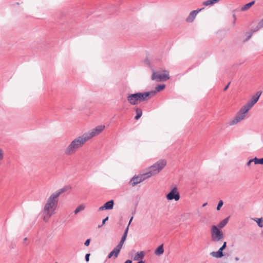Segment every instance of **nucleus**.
Masks as SVG:
<instances>
[{"label": "nucleus", "mask_w": 263, "mask_h": 263, "mask_svg": "<svg viewBox=\"0 0 263 263\" xmlns=\"http://www.w3.org/2000/svg\"><path fill=\"white\" fill-rule=\"evenodd\" d=\"M67 187L62 188L50 194L41 212L43 220L47 222L52 215L55 213L59 201V197L61 194L67 191Z\"/></svg>", "instance_id": "nucleus-1"}, {"label": "nucleus", "mask_w": 263, "mask_h": 263, "mask_svg": "<svg viewBox=\"0 0 263 263\" xmlns=\"http://www.w3.org/2000/svg\"><path fill=\"white\" fill-rule=\"evenodd\" d=\"M87 141L82 135L72 139L64 149V154L69 156L75 154Z\"/></svg>", "instance_id": "nucleus-2"}, {"label": "nucleus", "mask_w": 263, "mask_h": 263, "mask_svg": "<svg viewBox=\"0 0 263 263\" xmlns=\"http://www.w3.org/2000/svg\"><path fill=\"white\" fill-rule=\"evenodd\" d=\"M166 161L164 159H160L148 168L146 175L151 177L160 173L166 166Z\"/></svg>", "instance_id": "nucleus-3"}, {"label": "nucleus", "mask_w": 263, "mask_h": 263, "mask_svg": "<svg viewBox=\"0 0 263 263\" xmlns=\"http://www.w3.org/2000/svg\"><path fill=\"white\" fill-rule=\"evenodd\" d=\"M105 126L104 125H100L96 126L95 128L89 130L87 132L84 133L82 135L87 142L92 138L98 136L101 134L105 129Z\"/></svg>", "instance_id": "nucleus-4"}, {"label": "nucleus", "mask_w": 263, "mask_h": 263, "mask_svg": "<svg viewBox=\"0 0 263 263\" xmlns=\"http://www.w3.org/2000/svg\"><path fill=\"white\" fill-rule=\"evenodd\" d=\"M211 240L214 242L222 241L224 238L222 231L216 226H212L211 230Z\"/></svg>", "instance_id": "nucleus-5"}, {"label": "nucleus", "mask_w": 263, "mask_h": 263, "mask_svg": "<svg viewBox=\"0 0 263 263\" xmlns=\"http://www.w3.org/2000/svg\"><path fill=\"white\" fill-rule=\"evenodd\" d=\"M169 72L167 71H164L163 73L158 72H154L152 74V79L157 82L166 81L169 79Z\"/></svg>", "instance_id": "nucleus-6"}, {"label": "nucleus", "mask_w": 263, "mask_h": 263, "mask_svg": "<svg viewBox=\"0 0 263 263\" xmlns=\"http://www.w3.org/2000/svg\"><path fill=\"white\" fill-rule=\"evenodd\" d=\"M180 197V194L176 186L173 187L166 195V198L168 200H175L177 201L179 200Z\"/></svg>", "instance_id": "nucleus-7"}, {"label": "nucleus", "mask_w": 263, "mask_h": 263, "mask_svg": "<svg viewBox=\"0 0 263 263\" xmlns=\"http://www.w3.org/2000/svg\"><path fill=\"white\" fill-rule=\"evenodd\" d=\"M139 102L144 101L149 99L151 97L156 95L155 91H150L144 92L137 93Z\"/></svg>", "instance_id": "nucleus-8"}, {"label": "nucleus", "mask_w": 263, "mask_h": 263, "mask_svg": "<svg viewBox=\"0 0 263 263\" xmlns=\"http://www.w3.org/2000/svg\"><path fill=\"white\" fill-rule=\"evenodd\" d=\"M148 175H146V173L137 176H134L130 181V184L134 186L137 184L142 182L144 180L149 178Z\"/></svg>", "instance_id": "nucleus-9"}, {"label": "nucleus", "mask_w": 263, "mask_h": 263, "mask_svg": "<svg viewBox=\"0 0 263 263\" xmlns=\"http://www.w3.org/2000/svg\"><path fill=\"white\" fill-rule=\"evenodd\" d=\"M261 94V91H258L243 106L250 110L253 106L258 101Z\"/></svg>", "instance_id": "nucleus-10"}, {"label": "nucleus", "mask_w": 263, "mask_h": 263, "mask_svg": "<svg viewBox=\"0 0 263 263\" xmlns=\"http://www.w3.org/2000/svg\"><path fill=\"white\" fill-rule=\"evenodd\" d=\"M227 247V242L224 241L222 246L216 252H212L210 254L212 256L217 258H219L223 256L222 251Z\"/></svg>", "instance_id": "nucleus-11"}, {"label": "nucleus", "mask_w": 263, "mask_h": 263, "mask_svg": "<svg viewBox=\"0 0 263 263\" xmlns=\"http://www.w3.org/2000/svg\"><path fill=\"white\" fill-rule=\"evenodd\" d=\"M127 100L131 105H136L139 103L137 93L128 95L127 97Z\"/></svg>", "instance_id": "nucleus-12"}, {"label": "nucleus", "mask_w": 263, "mask_h": 263, "mask_svg": "<svg viewBox=\"0 0 263 263\" xmlns=\"http://www.w3.org/2000/svg\"><path fill=\"white\" fill-rule=\"evenodd\" d=\"M249 109L245 106H242L236 114V116L241 121L243 120L247 117Z\"/></svg>", "instance_id": "nucleus-13"}, {"label": "nucleus", "mask_w": 263, "mask_h": 263, "mask_svg": "<svg viewBox=\"0 0 263 263\" xmlns=\"http://www.w3.org/2000/svg\"><path fill=\"white\" fill-rule=\"evenodd\" d=\"M202 9H197L195 10L192 11L187 17L186 18L185 21L187 23H192L195 17H196L198 13L202 10Z\"/></svg>", "instance_id": "nucleus-14"}, {"label": "nucleus", "mask_w": 263, "mask_h": 263, "mask_svg": "<svg viewBox=\"0 0 263 263\" xmlns=\"http://www.w3.org/2000/svg\"><path fill=\"white\" fill-rule=\"evenodd\" d=\"M114 201L111 200L107 202H106L103 206H101L99 208V211H103L104 210H111L113 209L114 206Z\"/></svg>", "instance_id": "nucleus-15"}, {"label": "nucleus", "mask_w": 263, "mask_h": 263, "mask_svg": "<svg viewBox=\"0 0 263 263\" xmlns=\"http://www.w3.org/2000/svg\"><path fill=\"white\" fill-rule=\"evenodd\" d=\"M120 252V251L118 250L116 247L113 250H112L108 255V258H110L112 256H114V258H116L118 257Z\"/></svg>", "instance_id": "nucleus-16"}, {"label": "nucleus", "mask_w": 263, "mask_h": 263, "mask_svg": "<svg viewBox=\"0 0 263 263\" xmlns=\"http://www.w3.org/2000/svg\"><path fill=\"white\" fill-rule=\"evenodd\" d=\"M240 122H241V120L236 116H235L229 121V125L230 126H233L238 124Z\"/></svg>", "instance_id": "nucleus-17"}, {"label": "nucleus", "mask_w": 263, "mask_h": 263, "mask_svg": "<svg viewBox=\"0 0 263 263\" xmlns=\"http://www.w3.org/2000/svg\"><path fill=\"white\" fill-rule=\"evenodd\" d=\"M164 252V249L163 245L159 246L155 251V254L156 255L160 256Z\"/></svg>", "instance_id": "nucleus-18"}, {"label": "nucleus", "mask_w": 263, "mask_h": 263, "mask_svg": "<svg viewBox=\"0 0 263 263\" xmlns=\"http://www.w3.org/2000/svg\"><path fill=\"white\" fill-rule=\"evenodd\" d=\"M219 0H206L203 3V5L205 6L212 5L218 3Z\"/></svg>", "instance_id": "nucleus-19"}, {"label": "nucleus", "mask_w": 263, "mask_h": 263, "mask_svg": "<svg viewBox=\"0 0 263 263\" xmlns=\"http://www.w3.org/2000/svg\"><path fill=\"white\" fill-rule=\"evenodd\" d=\"M144 253L143 251L138 252L135 254V256L134 257V260H137L139 259H141L144 257Z\"/></svg>", "instance_id": "nucleus-20"}, {"label": "nucleus", "mask_w": 263, "mask_h": 263, "mask_svg": "<svg viewBox=\"0 0 263 263\" xmlns=\"http://www.w3.org/2000/svg\"><path fill=\"white\" fill-rule=\"evenodd\" d=\"M229 217H227L221 221L217 226L219 229L223 228L228 222Z\"/></svg>", "instance_id": "nucleus-21"}, {"label": "nucleus", "mask_w": 263, "mask_h": 263, "mask_svg": "<svg viewBox=\"0 0 263 263\" xmlns=\"http://www.w3.org/2000/svg\"><path fill=\"white\" fill-rule=\"evenodd\" d=\"M85 208V206L84 204L79 205L74 211V214H78L79 212L83 211Z\"/></svg>", "instance_id": "nucleus-22"}, {"label": "nucleus", "mask_w": 263, "mask_h": 263, "mask_svg": "<svg viewBox=\"0 0 263 263\" xmlns=\"http://www.w3.org/2000/svg\"><path fill=\"white\" fill-rule=\"evenodd\" d=\"M135 111L136 112V116L135 117V119L136 120H138L142 115V109L139 108H137L135 109Z\"/></svg>", "instance_id": "nucleus-23"}, {"label": "nucleus", "mask_w": 263, "mask_h": 263, "mask_svg": "<svg viewBox=\"0 0 263 263\" xmlns=\"http://www.w3.org/2000/svg\"><path fill=\"white\" fill-rule=\"evenodd\" d=\"M255 2L254 1H252L250 3H249L246 5H245L241 8V11H246L248 9H249L252 5H254Z\"/></svg>", "instance_id": "nucleus-24"}, {"label": "nucleus", "mask_w": 263, "mask_h": 263, "mask_svg": "<svg viewBox=\"0 0 263 263\" xmlns=\"http://www.w3.org/2000/svg\"><path fill=\"white\" fill-rule=\"evenodd\" d=\"M252 219L257 223V224L259 228L263 227V219H262V218H253Z\"/></svg>", "instance_id": "nucleus-25"}, {"label": "nucleus", "mask_w": 263, "mask_h": 263, "mask_svg": "<svg viewBox=\"0 0 263 263\" xmlns=\"http://www.w3.org/2000/svg\"><path fill=\"white\" fill-rule=\"evenodd\" d=\"M253 160H254V162L255 164H263V158L258 159L256 157H255L254 159H253Z\"/></svg>", "instance_id": "nucleus-26"}, {"label": "nucleus", "mask_w": 263, "mask_h": 263, "mask_svg": "<svg viewBox=\"0 0 263 263\" xmlns=\"http://www.w3.org/2000/svg\"><path fill=\"white\" fill-rule=\"evenodd\" d=\"M263 27V18L258 23L256 28L253 30V32H256L261 28Z\"/></svg>", "instance_id": "nucleus-27"}, {"label": "nucleus", "mask_w": 263, "mask_h": 263, "mask_svg": "<svg viewBox=\"0 0 263 263\" xmlns=\"http://www.w3.org/2000/svg\"><path fill=\"white\" fill-rule=\"evenodd\" d=\"M165 85L164 84L159 85L155 87L156 92L161 91L165 88Z\"/></svg>", "instance_id": "nucleus-28"}, {"label": "nucleus", "mask_w": 263, "mask_h": 263, "mask_svg": "<svg viewBox=\"0 0 263 263\" xmlns=\"http://www.w3.org/2000/svg\"><path fill=\"white\" fill-rule=\"evenodd\" d=\"M128 231V228L127 227L124 232V234L121 238V240L125 242V241L126 240V239Z\"/></svg>", "instance_id": "nucleus-29"}, {"label": "nucleus", "mask_w": 263, "mask_h": 263, "mask_svg": "<svg viewBox=\"0 0 263 263\" xmlns=\"http://www.w3.org/2000/svg\"><path fill=\"white\" fill-rule=\"evenodd\" d=\"M124 243V241H122V240H120L119 243L116 246V248L119 250L120 251L121 250V249H122V246L123 245Z\"/></svg>", "instance_id": "nucleus-30"}, {"label": "nucleus", "mask_w": 263, "mask_h": 263, "mask_svg": "<svg viewBox=\"0 0 263 263\" xmlns=\"http://www.w3.org/2000/svg\"><path fill=\"white\" fill-rule=\"evenodd\" d=\"M4 159V151L0 147V161Z\"/></svg>", "instance_id": "nucleus-31"}, {"label": "nucleus", "mask_w": 263, "mask_h": 263, "mask_svg": "<svg viewBox=\"0 0 263 263\" xmlns=\"http://www.w3.org/2000/svg\"><path fill=\"white\" fill-rule=\"evenodd\" d=\"M254 32H253V30H252V32L246 33V35L247 36V37H246V41H248V40H249L251 38V37L252 36L253 33H254Z\"/></svg>", "instance_id": "nucleus-32"}, {"label": "nucleus", "mask_w": 263, "mask_h": 263, "mask_svg": "<svg viewBox=\"0 0 263 263\" xmlns=\"http://www.w3.org/2000/svg\"><path fill=\"white\" fill-rule=\"evenodd\" d=\"M223 204V203L222 200H220L218 203V205H217V206L216 208L217 210H218V211L220 209L221 207L222 206Z\"/></svg>", "instance_id": "nucleus-33"}, {"label": "nucleus", "mask_w": 263, "mask_h": 263, "mask_svg": "<svg viewBox=\"0 0 263 263\" xmlns=\"http://www.w3.org/2000/svg\"><path fill=\"white\" fill-rule=\"evenodd\" d=\"M89 243H90V239H87V240L85 241V243H84V245H85L86 246H89Z\"/></svg>", "instance_id": "nucleus-34"}, {"label": "nucleus", "mask_w": 263, "mask_h": 263, "mask_svg": "<svg viewBox=\"0 0 263 263\" xmlns=\"http://www.w3.org/2000/svg\"><path fill=\"white\" fill-rule=\"evenodd\" d=\"M90 254H86L85 255V260L86 261H88L89 260Z\"/></svg>", "instance_id": "nucleus-35"}, {"label": "nucleus", "mask_w": 263, "mask_h": 263, "mask_svg": "<svg viewBox=\"0 0 263 263\" xmlns=\"http://www.w3.org/2000/svg\"><path fill=\"white\" fill-rule=\"evenodd\" d=\"M252 162H254V160H253V159H250L249 161H248V162L247 163V165L248 166H250L251 165V163Z\"/></svg>", "instance_id": "nucleus-36"}, {"label": "nucleus", "mask_w": 263, "mask_h": 263, "mask_svg": "<svg viewBox=\"0 0 263 263\" xmlns=\"http://www.w3.org/2000/svg\"><path fill=\"white\" fill-rule=\"evenodd\" d=\"M233 17L234 18V21H233V24L234 26L235 24L236 20V15L235 14H233Z\"/></svg>", "instance_id": "nucleus-37"}, {"label": "nucleus", "mask_w": 263, "mask_h": 263, "mask_svg": "<svg viewBox=\"0 0 263 263\" xmlns=\"http://www.w3.org/2000/svg\"><path fill=\"white\" fill-rule=\"evenodd\" d=\"M28 240V238L27 237H25L24 239H23V244L25 245H27V243H26V241H27Z\"/></svg>", "instance_id": "nucleus-38"}, {"label": "nucleus", "mask_w": 263, "mask_h": 263, "mask_svg": "<svg viewBox=\"0 0 263 263\" xmlns=\"http://www.w3.org/2000/svg\"><path fill=\"white\" fill-rule=\"evenodd\" d=\"M108 219V217H106L105 219H104L102 221V226L103 225L105 222Z\"/></svg>", "instance_id": "nucleus-39"}, {"label": "nucleus", "mask_w": 263, "mask_h": 263, "mask_svg": "<svg viewBox=\"0 0 263 263\" xmlns=\"http://www.w3.org/2000/svg\"><path fill=\"white\" fill-rule=\"evenodd\" d=\"M229 85H230V83H229V84L224 88V89H223L224 91H226L227 90V89L229 87Z\"/></svg>", "instance_id": "nucleus-40"}, {"label": "nucleus", "mask_w": 263, "mask_h": 263, "mask_svg": "<svg viewBox=\"0 0 263 263\" xmlns=\"http://www.w3.org/2000/svg\"><path fill=\"white\" fill-rule=\"evenodd\" d=\"M133 219V217H132L130 218V220H129V223H128V226H127V227H128V228H129V225H130V223H131V222H132V221Z\"/></svg>", "instance_id": "nucleus-41"}, {"label": "nucleus", "mask_w": 263, "mask_h": 263, "mask_svg": "<svg viewBox=\"0 0 263 263\" xmlns=\"http://www.w3.org/2000/svg\"><path fill=\"white\" fill-rule=\"evenodd\" d=\"M124 263H132V260L128 259Z\"/></svg>", "instance_id": "nucleus-42"}, {"label": "nucleus", "mask_w": 263, "mask_h": 263, "mask_svg": "<svg viewBox=\"0 0 263 263\" xmlns=\"http://www.w3.org/2000/svg\"><path fill=\"white\" fill-rule=\"evenodd\" d=\"M208 203L205 202L202 204V207H204L207 205Z\"/></svg>", "instance_id": "nucleus-43"}, {"label": "nucleus", "mask_w": 263, "mask_h": 263, "mask_svg": "<svg viewBox=\"0 0 263 263\" xmlns=\"http://www.w3.org/2000/svg\"><path fill=\"white\" fill-rule=\"evenodd\" d=\"M137 263H144V262L143 260H140Z\"/></svg>", "instance_id": "nucleus-44"}, {"label": "nucleus", "mask_w": 263, "mask_h": 263, "mask_svg": "<svg viewBox=\"0 0 263 263\" xmlns=\"http://www.w3.org/2000/svg\"><path fill=\"white\" fill-rule=\"evenodd\" d=\"M235 260L236 261H237V260H239V258H238V257H235Z\"/></svg>", "instance_id": "nucleus-45"}, {"label": "nucleus", "mask_w": 263, "mask_h": 263, "mask_svg": "<svg viewBox=\"0 0 263 263\" xmlns=\"http://www.w3.org/2000/svg\"><path fill=\"white\" fill-rule=\"evenodd\" d=\"M55 263H57V262H55Z\"/></svg>", "instance_id": "nucleus-46"}]
</instances>
